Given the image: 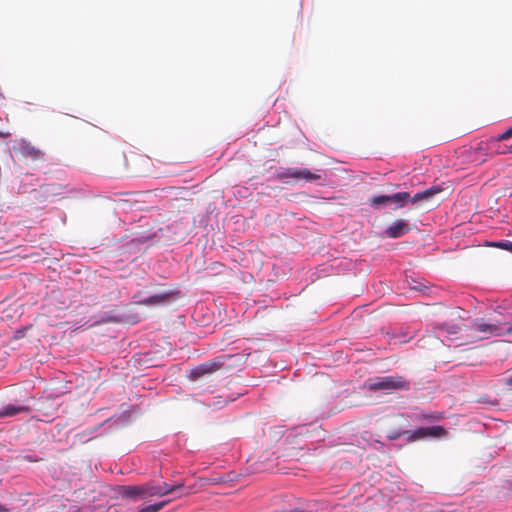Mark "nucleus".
Masks as SVG:
<instances>
[{
    "instance_id": "obj_1",
    "label": "nucleus",
    "mask_w": 512,
    "mask_h": 512,
    "mask_svg": "<svg viewBox=\"0 0 512 512\" xmlns=\"http://www.w3.org/2000/svg\"><path fill=\"white\" fill-rule=\"evenodd\" d=\"M443 191L440 186L430 187L422 192L416 193L411 196L407 192H397L392 195H388L387 208L393 210L404 207L406 204L411 203L413 205H434L439 203L438 195Z\"/></svg>"
},
{
    "instance_id": "obj_2",
    "label": "nucleus",
    "mask_w": 512,
    "mask_h": 512,
    "mask_svg": "<svg viewBox=\"0 0 512 512\" xmlns=\"http://www.w3.org/2000/svg\"><path fill=\"white\" fill-rule=\"evenodd\" d=\"M366 387L370 391H408L410 389V382L400 375L383 376L369 379L366 383Z\"/></svg>"
},
{
    "instance_id": "obj_3",
    "label": "nucleus",
    "mask_w": 512,
    "mask_h": 512,
    "mask_svg": "<svg viewBox=\"0 0 512 512\" xmlns=\"http://www.w3.org/2000/svg\"><path fill=\"white\" fill-rule=\"evenodd\" d=\"M472 330L482 334L480 339H488L493 336L512 334V324H494L476 321L472 326Z\"/></svg>"
},
{
    "instance_id": "obj_4",
    "label": "nucleus",
    "mask_w": 512,
    "mask_h": 512,
    "mask_svg": "<svg viewBox=\"0 0 512 512\" xmlns=\"http://www.w3.org/2000/svg\"><path fill=\"white\" fill-rule=\"evenodd\" d=\"M324 173L322 171L317 170L316 172H311L310 170L303 168H286L283 171L277 174V179L285 180L288 178H294L296 180H305L306 182H312L316 180H322L324 178Z\"/></svg>"
},
{
    "instance_id": "obj_5",
    "label": "nucleus",
    "mask_w": 512,
    "mask_h": 512,
    "mask_svg": "<svg viewBox=\"0 0 512 512\" xmlns=\"http://www.w3.org/2000/svg\"><path fill=\"white\" fill-rule=\"evenodd\" d=\"M224 366V359L222 357H218L202 363L190 370L189 379L192 381H196L199 378L203 377L207 374H212Z\"/></svg>"
},
{
    "instance_id": "obj_6",
    "label": "nucleus",
    "mask_w": 512,
    "mask_h": 512,
    "mask_svg": "<svg viewBox=\"0 0 512 512\" xmlns=\"http://www.w3.org/2000/svg\"><path fill=\"white\" fill-rule=\"evenodd\" d=\"M183 488V484L170 485L163 483L162 485H154L151 483L142 485L143 499L154 496H165L167 494L176 492Z\"/></svg>"
},
{
    "instance_id": "obj_7",
    "label": "nucleus",
    "mask_w": 512,
    "mask_h": 512,
    "mask_svg": "<svg viewBox=\"0 0 512 512\" xmlns=\"http://www.w3.org/2000/svg\"><path fill=\"white\" fill-rule=\"evenodd\" d=\"M13 151L15 154L23 158H29L33 161L40 160L44 156V153L41 150L25 140L15 141L13 144Z\"/></svg>"
},
{
    "instance_id": "obj_8",
    "label": "nucleus",
    "mask_w": 512,
    "mask_h": 512,
    "mask_svg": "<svg viewBox=\"0 0 512 512\" xmlns=\"http://www.w3.org/2000/svg\"><path fill=\"white\" fill-rule=\"evenodd\" d=\"M447 435L443 426L421 427L409 433L408 441L414 442L425 438H442Z\"/></svg>"
},
{
    "instance_id": "obj_9",
    "label": "nucleus",
    "mask_w": 512,
    "mask_h": 512,
    "mask_svg": "<svg viewBox=\"0 0 512 512\" xmlns=\"http://www.w3.org/2000/svg\"><path fill=\"white\" fill-rule=\"evenodd\" d=\"M512 137V127L507 129L504 133L491 137L487 142V149L490 150L491 153L494 154H507L509 152H512V145L510 147L508 146H501L502 141H506Z\"/></svg>"
},
{
    "instance_id": "obj_10",
    "label": "nucleus",
    "mask_w": 512,
    "mask_h": 512,
    "mask_svg": "<svg viewBox=\"0 0 512 512\" xmlns=\"http://www.w3.org/2000/svg\"><path fill=\"white\" fill-rule=\"evenodd\" d=\"M29 412L30 408L26 405L8 404L0 409V418L13 417L20 413L28 414Z\"/></svg>"
},
{
    "instance_id": "obj_11",
    "label": "nucleus",
    "mask_w": 512,
    "mask_h": 512,
    "mask_svg": "<svg viewBox=\"0 0 512 512\" xmlns=\"http://www.w3.org/2000/svg\"><path fill=\"white\" fill-rule=\"evenodd\" d=\"M121 490H122V492H121L122 496L131 498V499H137V498L143 499L142 486H122Z\"/></svg>"
},
{
    "instance_id": "obj_12",
    "label": "nucleus",
    "mask_w": 512,
    "mask_h": 512,
    "mask_svg": "<svg viewBox=\"0 0 512 512\" xmlns=\"http://www.w3.org/2000/svg\"><path fill=\"white\" fill-rule=\"evenodd\" d=\"M410 226H389L384 235L389 238H399L409 232Z\"/></svg>"
},
{
    "instance_id": "obj_13",
    "label": "nucleus",
    "mask_w": 512,
    "mask_h": 512,
    "mask_svg": "<svg viewBox=\"0 0 512 512\" xmlns=\"http://www.w3.org/2000/svg\"><path fill=\"white\" fill-rule=\"evenodd\" d=\"M168 297V294H157L144 299L143 301H141V303L147 306L159 305L165 303Z\"/></svg>"
},
{
    "instance_id": "obj_14",
    "label": "nucleus",
    "mask_w": 512,
    "mask_h": 512,
    "mask_svg": "<svg viewBox=\"0 0 512 512\" xmlns=\"http://www.w3.org/2000/svg\"><path fill=\"white\" fill-rule=\"evenodd\" d=\"M418 420H424L427 422H437L444 418L442 413L432 412L429 414L421 413L416 416Z\"/></svg>"
},
{
    "instance_id": "obj_15",
    "label": "nucleus",
    "mask_w": 512,
    "mask_h": 512,
    "mask_svg": "<svg viewBox=\"0 0 512 512\" xmlns=\"http://www.w3.org/2000/svg\"><path fill=\"white\" fill-rule=\"evenodd\" d=\"M388 195L375 196L369 200L371 206L375 208H387Z\"/></svg>"
},
{
    "instance_id": "obj_16",
    "label": "nucleus",
    "mask_w": 512,
    "mask_h": 512,
    "mask_svg": "<svg viewBox=\"0 0 512 512\" xmlns=\"http://www.w3.org/2000/svg\"><path fill=\"white\" fill-rule=\"evenodd\" d=\"M169 501H162L152 505H147L139 510V512H159Z\"/></svg>"
},
{
    "instance_id": "obj_17",
    "label": "nucleus",
    "mask_w": 512,
    "mask_h": 512,
    "mask_svg": "<svg viewBox=\"0 0 512 512\" xmlns=\"http://www.w3.org/2000/svg\"><path fill=\"white\" fill-rule=\"evenodd\" d=\"M487 246L497 247L504 250H507L512 253V242L511 241H499V242H487Z\"/></svg>"
},
{
    "instance_id": "obj_18",
    "label": "nucleus",
    "mask_w": 512,
    "mask_h": 512,
    "mask_svg": "<svg viewBox=\"0 0 512 512\" xmlns=\"http://www.w3.org/2000/svg\"><path fill=\"white\" fill-rule=\"evenodd\" d=\"M410 432L409 431H402V432H392L388 435V438L390 440H396L398 439L399 437H401L402 435H405V434H409Z\"/></svg>"
},
{
    "instance_id": "obj_19",
    "label": "nucleus",
    "mask_w": 512,
    "mask_h": 512,
    "mask_svg": "<svg viewBox=\"0 0 512 512\" xmlns=\"http://www.w3.org/2000/svg\"><path fill=\"white\" fill-rule=\"evenodd\" d=\"M117 159L121 162V165L123 167H126L127 166V160H126V156L123 154V153H119L117 155Z\"/></svg>"
},
{
    "instance_id": "obj_20",
    "label": "nucleus",
    "mask_w": 512,
    "mask_h": 512,
    "mask_svg": "<svg viewBox=\"0 0 512 512\" xmlns=\"http://www.w3.org/2000/svg\"><path fill=\"white\" fill-rule=\"evenodd\" d=\"M0 512H9V509L6 508L4 505L0 504Z\"/></svg>"
},
{
    "instance_id": "obj_21",
    "label": "nucleus",
    "mask_w": 512,
    "mask_h": 512,
    "mask_svg": "<svg viewBox=\"0 0 512 512\" xmlns=\"http://www.w3.org/2000/svg\"><path fill=\"white\" fill-rule=\"evenodd\" d=\"M506 384L512 387V377L507 379Z\"/></svg>"
},
{
    "instance_id": "obj_22",
    "label": "nucleus",
    "mask_w": 512,
    "mask_h": 512,
    "mask_svg": "<svg viewBox=\"0 0 512 512\" xmlns=\"http://www.w3.org/2000/svg\"><path fill=\"white\" fill-rule=\"evenodd\" d=\"M394 224L400 225V224H404V223L401 221H396Z\"/></svg>"
}]
</instances>
